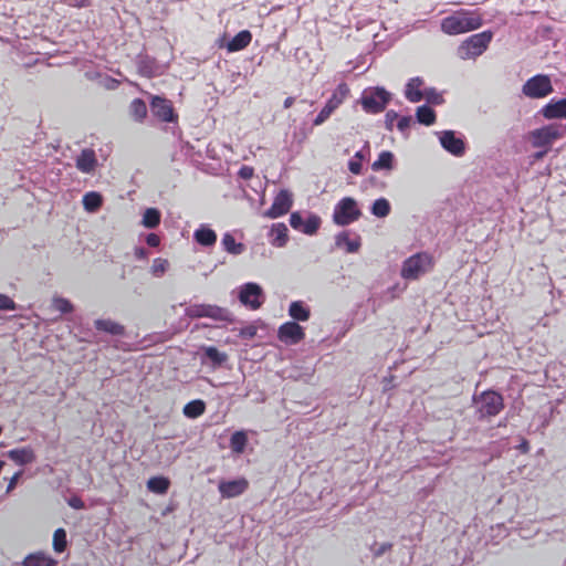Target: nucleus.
<instances>
[{"label": "nucleus", "mask_w": 566, "mask_h": 566, "mask_svg": "<svg viewBox=\"0 0 566 566\" xmlns=\"http://www.w3.org/2000/svg\"><path fill=\"white\" fill-rule=\"evenodd\" d=\"M482 24V15L476 10L460 9L443 18L440 28L448 35H458L476 30Z\"/></svg>", "instance_id": "1"}, {"label": "nucleus", "mask_w": 566, "mask_h": 566, "mask_svg": "<svg viewBox=\"0 0 566 566\" xmlns=\"http://www.w3.org/2000/svg\"><path fill=\"white\" fill-rule=\"evenodd\" d=\"M436 259L428 251H419L405 259L400 266V276L415 282L433 271Z\"/></svg>", "instance_id": "2"}, {"label": "nucleus", "mask_w": 566, "mask_h": 566, "mask_svg": "<svg viewBox=\"0 0 566 566\" xmlns=\"http://www.w3.org/2000/svg\"><path fill=\"white\" fill-rule=\"evenodd\" d=\"M473 402L476 406L479 420H485L497 416L504 409L503 396L492 389L484 390L473 396Z\"/></svg>", "instance_id": "3"}, {"label": "nucleus", "mask_w": 566, "mask_h": 566, "mask_svg": "<svg viewBox=\"0 0 566 566\" xmlns=\"http://www.w3.org/2000/svg\"><path fill=\"white\" fill-rule=\"evenodd\" d=\"M493 39L490 30L475 33L467 38L457 49V55L461 60H474L482 55Z\"/></svg>", "instance_id": "4"}, {"label": "nucleus", "mask_w": 566, "mask_h": 566, "mask_svg": "<svg viewBox=\"0 0 566 566\" xmlns=\"http://www.w3.org/2000/svg\"><path fill=\"white\" fill-rule=\"evenodd\" d=\"M185 313L190 318L207 317L220 323H232L233 314L226 307L213 304H191L186 307Z\"/></svg>", "instance_id": "5"}, {"label": "nucleus", "mask_w": 566, "mask_h": 566, "mask_svg": "<svg viewBox=\"0 0 566 566\" xmlns=\"http://www.w3.org/2000/svg\"><path fill=\"white\" fill-rule=\"evenodd\" d=\"M391 94L384 87H367L360 96L363 109L368 114L381 113L390 102Z\"/></svg>", "instance_id": "6"}, {"label": "nucleus", "mask_w": 566, "mask_h": 566, "mask_svg": "<svg viewBox=\"0 0 566 566\" xmlns=\"http://www.w3.org/2000/svg\"><path fill=\"white\" fill-rule=\"evenodd\" d=\"M360 216L357 201L352 197H344L335 205L333 221L337 226L345 227L357 221Z\"/></svg>", "instance_id": "7"}, {"label": "nucleus", "mask_w": 566, "mask_h": 566, "mask_svg": "<svg viewBox=\"0 0 566 566\" xmlns=\"http://www.w3.org/2000/svg\"><path fill=\"white\" fill-rule=\"evenodd\" d=\"M240 303L249 310H258L265 302L263 289L254 282H248L238 287Z\"/></svg>", "instance_id": "8"}, {"label": "nucleus", "mask_w": 566, "mask_h": 566, "mask_svg": "<svg viewBox=\"0 0 566 566\" xmlns=\"http://www.w3.org/2000/svg\"><path fill=\"white\" fill-rule=\"evenodd\" d=\"M552 92V81L545 74H536L530 77L522 86V93L530 98H544Z\"/></svg>", "instance_id": "9"}, {"label": "nucleus", "mask_w": 566, "mask_h": 566, "mask_svg": "<svg viewBox=\"0 0 566 566\" xmlns=\"http://www.w3.org/2000/svg\"><path fill=\"white\" fill-rule=\"evenodd\" d=\"M349 94V87L346 83H340L337 85L335 91L333 92L332 96L326 102L325 106L321 109L318 115L313 120L314 126H319L324 124L328 117L332 115V113L337 109L343 102L346 99V97Z\"/></svg>", "instance_id": "10"}, {"label": "nucleus", "mask_w": 566, "mask_h": 566, "mask_svg": "<svg viewBox=\"0 0 566 566\" xmlns=\"http://www.w3.org/2000/svg\"><path fill=\"white\" fill-rule=\"evenodd\" d=\"M564 130L559 124H549L534 129L530 134V140L534 147H549L555 140L562 138Z\"/></svg>", "instance_id": "11"}, {"label": "nucleus", "mask_w": 566, "mask_h": 566, "mask_svg": "<svg viewBox=\"0 0 566 566\" xmlns=\"http://www.w3.org/2000/svg\"><path fill=\"white\" fill-rule=\"evenodd\" d=\"M150 96V111L153 115L164 123H178V114L175 112L172 103L163 96Z\"/></svg>", "instance_id": "12"}, {"label": "nucleus", "mask_w": 566, "mask_h": 566, "mask_svg": "<svg viewBox=\"0 0 566 566\" xmlns=\"http://www.w3.org/2000/svg\"><path fill=\"white\" fill-rule=\"evenodd\" d=\"M441 147L455 157H462L465 154L464 138L454 130H442L436 133Z\"/></svg>", "instance_id": "13"}, {"label": "nucleus", "mask_w": 566, "mask_h": 566, "mask_svg": "<svg viewBox=\"0 0 566 566\" xmlns=\"http://www.w3.org/2000/svg\"><path fill=\"white\" fill-rule=\"evenodd\" d=\"M201 365L212 370L220 369L226 366L229 360L227 353L219 350L214 346H201L198 352Z\"/></svg>", "instance_id": "14"}, {"label": "nucleus", "mask_w": 566, "mask_h": 566, "mask_svg": "<svg viewBox=\"0 0 566 566\" xmlns=\"http://www.w3.org/2000/svg\"><path fill=\"white\" fill-rule=\"evenodd\" d=\"M321 218L314 213H308L306 220L298 211H294L290 216V224L294 230L301 231L304 234L313 235L321 227Z\"/></svg>", "instance_id": "15"}, {"label": "nucleus", "mask_w": 566, "mask_h": 566, "mask_svg": "<svg viewBox=\"0 0 566 566\" xmlns=\"http://www.w3.org/2000/svg\"><path fill=\"white\" fill-rule=\"evenodd\" d=\"M293 206L292 192L287 189H282L275 196L272 206L265 212V216L271 219L280 218L286 214Z\"/></svg>", "instance_id": "16"}, {"label": "nucleus", "mask_w": 566, "mask_h": 566, "mask_svg": "<svg viewBox=\"0 0 566 566\" xmlns=\"http://www.w3.org/2000/svg\"><path fill=\"white\" fill-rule=\"evenodd\" d=\"M277 338L285 345H296L305 338V332L296 322H285L277 329Z\"/></svg>", "instance_id": "17"}, {"label": "nucleus", "mask_w": 566, "mask_h": 566, "mask_svg": "<svg viewBox=\"0 0 566 566\" xmlns=\"http://www.w3.org/2000/svg\"><path fill=\"white\" fill-rule=\"evenodd\" d=\"M249 488V482L244 478H238L229 481H221L218 490L223 499H232L243 494Z\"/></svg>", "instance_id": "18"}, {"label": "nucleus", "mask_w": 566, "mask_h": 566, "mask_svg": "<svg viewBox=\"0 0 566 566\" xmlns=\"http://www.w3.org/2000/svg\"><path fill=\"white\" fill-rule=\"evenodd\" d=\"M137 67L139 73L146 77H155L164 73V66L155 57L147 54L137 56Z\"/></svg>", "instance_id": "19"}, {"label": "nucleus", "mask_w": 566, "mask_h": 566, "mask_svg": "<svg viewBox=\"0 0 566 566\" xmlns=\"http://www.w3.org/2000/svg\"><path fill=\"white\" fill-rule=\"evenodd\" d=\"M335 245L347 253H356L361 245V239L357 233L345 230L336 234Z\"/></svg>", "instance_id": "20"}, {"label": "nucleus", "mask_w": 566, "mask_h": 566, "mask_svg": "<svg viewBox=\"0 0 566 566\" xmlns=\"http://www.w3.org/2000/svg\"><path fill=\"white\" fill-rule=\"evenodd\" d=\"M192 237L196 243L206 249L213 248L218 239L216 231L207 223L199 224Z\"/></svg>", "instance_id": "21"}, {"label": "nucleus", "mask_w": 566, "mask_h": 566, "mask_svg": "<svg viewBox=\"0 0 566 566\" xmlns=\"http://www.w3.org/2000/svg\"><path fill=\"white\" fill-rule=\"evenodd\" d=\"M424 82L420 76L411 77L405 86V97L411 103H418L424 98V94L421 90Z\"/></svg>", "instance_id": "22"}, {"label": "nucleus", "mask_w": 566, "mask_h": 566, "mask_svg": "<svg viewBox=\"0 0 566 566\" xmlns=\"http://www.w3.org/2000/svg\"><path fill=\"white\" fill-rule=\"evenodd\" d=\"M97 166V159L93 149H83L76 158V168L83 174H92Z\"/></svg>", "instance_id": "23"}, {"label": "nucleus", "mask_w": 566, "mask_h": 566, "mask_svg": "<svg viewBox=\"0 0 566 566\" xmlns=\"http://www.w3.org/2000/svg\"><path fill=\"white\" fill-rule=\"evenodd\" d=\"M7 457L18 465H27L35 460V453L31 447L11 449L7 452Z\"/></svg>", "instance_id": "24"}, {"label": "nucleus", "mask_w": 566, "mask_h": 566, "mask_svg": "<svg viewBox=\"0 0 566 566\" xmlns=\"http://www.w3.org/2000/svg\"><path fill=\"white\" fill-rule=\"evenodd\" d=\"M541 113L547 119L566 118V98L551 101L541 109Z\"/></svg>", "instance_id": "25"}, {"label": "nucleus", "mask_w": 566, "mask_h": 566, "mask_svg": "<svg viewBox=\"0 0 566 566\" xmlns=\"http://www.w3.org/2000/svg\"><path fill=\"white\" fill-rule=\"evenodd\" d=\"M289 241V229L282 223H274L270 231V242L276 248H283Z\"/></svg>", "instance_id": "26"}, {"label": "nucleus", "mask_w": 566, "mask_h": 566, "mask_svg": "<svg viewBox=\"0 0 566 566\" xmlns=\"http://www.w3.org/2000/svg\"><path fill=\"white\" fill-rule=\"evenodd\" d=\"M289 315L293 322H306L311 316V308L303 301H293L289 306Z\"/></svg>", "instance_id": "27"}, {"label": "nucleus", "mask_w": 566, "mask_h": 566, "mask_svg": "<svg viewBox=\"0 0 566 566\" xmlns=\"http://www.w3.org/2000/svg\"><path fill=\"white\" fill-rule=\"evenodd\" d=\"M129 117L136 123H143L148 114L147 104L142 98H134L128 106Z\"/></svg>", "instance_id": "28"}, {"label": "nucleus", "mask_w": 566, "mask_h": 566, "mask_svg": "<svg viewBox=\"0 0 566 566\" xmlns=\"http://www.w3.org/2000/svg\"><path fill=\"white\" fill-rule=\"evenodd\" d=\"M251 40V32L248 30H242L227 43V49L229 52L241 51L250 44Z\"/></svg>", "instance_id": "29"}, {"label": "nucleus", "mask_w": 566, "mask_h": 566, "mask_svg": "<svg viewBox=\"0 0 566 566\" xmlns=\"http://www.w3.org/2000/svg\"><path fill=\"white\" fill-rule=\"evenodd\" d=\"M395 167V155L389 150H382L378 158L371 164L374 171H390Z\"/></svg>", "instance_id": "30"}, {"label": "nucleus", "mask_w": 566, "mask_h": 566, "mask_svg": "<svg viewBox=\"0 0 566 566\" xmlns=\"http://www.w3.org/2000/svg\"><path fill=\"white\" fill-rule=\"evenodd\" d=\"M161 221V212L157 208H146L143 212L140 224L146 229H156Z\"/></svg>", "instance_id": "31"}, {"label": "nucleus", "mask_w": 566, "mask_h": 566, "mask_svg": "<svg viewBox=\"0 0 566 566\" xmlns=\"http://www.w3.org/2000/svg\"><path fill=\"white\" fill-rule=\"evenodd\" d=\"M94 325L97 331L105 332V333L114 335V336H120L125 332V328L123 325H120L112 319L99 318L94 322Z\"/></svg>", "instance_id": "32"}, {"label": "nucleus", "mask_w": 566, "mask_h": 566, "mask_svg": "<svg viewBox=\"0 0 566 566\" xmlns=\"http://www.w3.org/2000/svg\"><path fill=\"white\" fill-rule=\"evenodd\" d=\"M248 444V434L244 430L234 431L230 438V449L234 454H242Z\"/></svg>", "instance_id": "33"}, {"label": "nucleus", "mask_w": 566, "mask_h": 566, "mask_svg": "<svg viewBox=\"0 0 566 566\" xmlns=\"http://www.w3.org/2000/svg\"><path fill=\"white\" fill-rule=\"evenodd\" d=\"M82 203L87 212H96L103 205V197L99 192L90 191L83 196Z\"/></svg>", "instance_id": "34"}, {"label": "nucleus", "mask_w": 566, "mask_h": 566, "mask_svg": "<svg viewBox=\"0 0 566 566\" xmlns=\"http://www.w3.org/2000/svg\"><path fill=\"white\" fill-rule=\"evenodd\" d=\"M205 411H206V402L201 399H195V400L189 401L188 403L185 405L184 410H182L185 417H187L189 419H196V418L200 417L201 415H203Z\"/></svg>", "instance_id": "35"}, {"label": "nucleus", "mask_w": 566, "mask_h": 566, "mask_svg": "<svg viewBox=\"0 0 566 566\" xmlns=\"http://www.w3.org/2000/svg\"><path fill=\"white\" fill-rule=\"evenodd\" d=\"M56 562L52 557L43 553H35L27 556L22 566H54Z\"/></svg>", "instance_id": "36"}, {"label": "nucleus", "mask_w": 566, "mask_h": 566, "mask_svg": "<svg viewBox=\"0 0 566 566\" xmlns=\"http://www.w3.org/2000/svg\"><path fill=\"white\" fill-rule=\"evenodd\" d=\"M221 245L224 251L233 255H239L244 251V245L237 242L234 237L229 232L223 234L221 239Z\"/></svg>", "instance_id": "37"}, {"label": "nucleus", "mask_w": 566, "mask_h": 566, "mask_svg": "<svg viewBox=\"0 0 566 566\" xmlns=\"http://www.w3.org/2000/svg\"><path fill=\"white\" fill-rule=\"evenodd\" d=\"M391 212V205L388 199L381 197L370 206V213L377 218H386Z\"/></svg>", "instance_id": "38"}, {"label": "nucleus", "mask_w": 566, "mask_h": 566, "mask_svg": "<svg viewBox=\"0 0 566 566\" xmlns=\"http://www.w3.org/2000/svg\"><path fill=\"white\" fill-rule=\"evenodd\" d=\"M170 481L165 476H153L147 481V489L156 494L167 493Z\"/></svg>", "instance_id": "39"}, {"label": "nucleus", "mask_w": 566, "mask_h": 566, "mask_svg": "<svg viewBox=\"0 0 566 566\" xmlns=\"http://www.w3.org/2000/svg\"><path fill=\"white\" fill-rule=\"evenodd\" d=\"M416 119L419 124L430 126L436 122V113L428 105H421L416 111Z\"/></svg>", "instance_id": "40"}, {"label": "nucleus", "mask_w": 566, "mask_h": 566, "mask_svg": "<svg viewBox=\"0 0 566 566\" xmlns=\"http://www.w3.org/2000/svg\"><path fill=\"white\" fill-rule=\"evenodd\" d=\"M67 547V536L64 528L55 530L53 534V549L55 553H63Z\"/></svg>", "instance_id": "41"}, {"label": "nucleus", "mask_w": 566, "mask_h": 566, "mask_svg": "<svg viewBox=\"0 0 566 566\" xmlns=\"http://www.w3.org/2000/svg\"><path fill=\"white\" fill-rule=\"evenodd\" d=\"M365 156L361 150L357 151L352 159L348 161V169L354 175H361L363 171V160Z\"/></svg>", "instance_id": "42"}, {"label": "nucleus", "mask_w": 566, "mask_h": 566, "mask_svg": "<svg viewBox=\"0 0 566 566\" xmlns=\"http://www.w3.org/2000/svg\"><path fill=\"white\" fill-rule=\"evenodd\" d=\"M168 261L166 259L157 258L154 260L150 272L154 276L160 277L168 269Z\"/></svg>", "instance_id": "43"}, {"label": "nucleus", "mask_w": 566, "mask_h": 566, "mask_svg": "<svg viewBox=\"0 0 566 566\" xmlns=\"http://www.w3.org/2000/svg\"><path fill=\"white\" fill-rule=\"evenodd\" d=\"M423 94H424V98L427 99L428 103H431L434 105H440L443 103L442 95L440 93H438L436 91V88H433V87L426 88Z\"/></svg>", "instance_id": "44"}, {"label": "nucleus", "mask_w": 566, "mask_h": 566, "mask_svg": "<svg viewBox=\"0 0 566 566\" xmlns=\"http://www.w3.org/2000/svg\"><path fill=\"white\" fill-rule=\"evenodd\" d=\"M54 307L62 314H66L73 311L72 303L63 297H57L54 300Z\"/></svg>", "instance_id": "45"}, {"label": "nucleus", "mask_w": 566, "mask_h": 566, "mask_svg": "<svg viewBox=\"0 0 566 566\" xmlns=\"http://www.w3.org/2000/svg\"><path fill=\"white\" fill-rule=\"evenodd\" d=\"M391 548H392V544L389 542H385L379 545L374 544L370 549L375 557H380L384 554H386L387 552H389Z\"/></svg>", "instance_id": "46"}, {"label": "nucleus", "mask_w": 566, "mask_h": 566, "mask_svg": "<svg viewBox=\"0 0 566 566\" xmlns=\"http://www.w3.org/2000/svg\"><path fill=\"white\" fill-rule=\"evenodd\" d=\"M411 122H412L411 116H399L397 119V128L401 133H406L409 129Z\"/></svg>", "instance_id": "47"}, {"label": "nucleus", "mask_w": 566, "mask_h": 566, "mask_svg": "<svg viewBox=\"0 0 566 566\" xmlns=\"http://www.w3.org/2000/svg\"><path fill=\"white\" fill-rule=\"evenodd\" d=\"M63 4H66L69 7L73 8H86L90 7L92 1L91 0H60Z\"/></svg>", "instance_id": "48"}, {"label": "nucleus", "mask_w": 566, "mask_h": 566, "mask_svg": "<svg viewBox=\"0 0 566 566\" xmlns=\"http://www.w3.org/2000/svg\"><path fill=\"white\" fill-rule=\"evenodd\" d=\"M399 117L398 113L390 109L386 113L385 115V124H386V128L388 130H392V127H394V123L395 120H397Z\"/></svg>", "instance_id": "49"}, {"label": "nucleus", "mask_w": 566, "mask_h": 566, "mask_svg": "<svg viewBox=\"0 0 566 566\" xmlns=\"http://www.w3.org/2000/svg\"><path fill=\"white\" fill-rule=\"evenodd\" d=\"M160 237L154 232L145 235V242L150 248H157L160 244Z\"/></svg>", "instance_id": "50"}, {"label": "nucleus", "mask_w": 566, "mask_h": 566, "mask_svg": "<svg viewBox=\"0 0 566 566\" xmlns=\"http://www.w3.org/2000/svg\"><path fill=\"white\" fill-rule=\"evenodd\" d=\"M256 335V327L254 325H248L241 328L240 336L247 339H251Z\"/></svg>", "instance_id": "51"}, {"label": "nucleus", "mask_w": 566, "mask_h": 566, "mask_svg": "<svg viewBox=\"0 0 566 566\" xmlns=\"http://www.w3.org/2000/svg\"><path fill=\"white\" fill-rule=\"evenodd\" d=\"M0 310H14V302L9 296L0 294Z\"/></svg>", "instance_id": "52"}, {"label": "nucleus", "mask_w": 566, "mask_h": 566, "mask_svg": "<svg viewBox=\"0 0 566 566\" xmlns=\"http://www.w3.org/2000/svg\"><path fill=\"white\" fill-rule=\"evenodd\" d=\"M23 471H18L13 474V476L10 479L9 484L7 486L6 493H10L17 485L19 479L22 476Z\"/></svg>", "instance_id": "53"}, {"label": "nucleus", "mask_w": 566, "mask_h": 566, "mask_svg": "<svg viewBox=\"0 0 566 566\" xmlns=\"http://www.w3.org/2000/svg\"><path fill=\"white\" fill-rule=\"evenodd\" d=\"M253 168L250 167V166H242L240 169H239V172L238 175L242 178V179H250L252 176H253Z\"/></svg>", "instance_id": "54"}, {"label": "nucleus", "mask_w": 566, "mask_h": 566, "mask_svg": "<svg viewBox=\"0 0 566 566\" xmlns=\"http://www.w3.org/2000/svg\"><path fill=\"white\" fill-rule=\"evenodd\" d=\"M134 254L137 260H147L149 255L148 251L144 247H136Z\"/></svg>", "instance_id": "55"}, {"label": "nucleus", "mask_w": 566, "mask_h": 566, "mask_svg": "<svg viewBox=\"0 0 566 566\" xmlns=\"http://www.w3.org/2000/svg\"><path fill=\"white\" fill-rule=\"evenodd\" d=\"M69 505L73 509L81 510L84 507V503L80 497H72L69 500Z\"/></svg>", "instance_id": "56"}, {"label": "nucleus", "mask_w": 566, "mask_h": 566, "mask_svg": "<svg viewBox=\"0 0 566 566\" xmlns=\"http://www.w3.org/2000/svg\"><path fill=\"white\" fill-rule=\"evenodd\" d=\"M521 453H527L530 451V443L526 439H522L521 443L516 447Z\"/></svg>", "instance_id": "57"}, {"label": "nucleus", "mask_w": 566, "mask_h": 566, "mask_svg": "<svg viewBox=\"0 0 566 566\" xmlns=\"http://www.w3.org/2000/svg\"><path fill=\"white\" fill-rule=\"evenodd\" d=\"M405 289H406V286L400 287L398 284H396L392 287L388 289V292L392 293L391 297H396L397 294H395V292L397 291L398 294H400L405 291Z\"/></svg>", "instance_id": "58"}, {"label": "nucleus", "mask_w": 566, "mask_h": 566, "mask_svg": "<svg viewBox=\"0 0 566 566\" xmlns=\"http://www.w3.org/2000/svg\"><path fill=\"white\" fill-rule=\"evenodd\" d=\"M293 103H294V97L289 96L285 98L283 106H284V108H290L293 105Z\"/></svg>", "instance_id": "59"}, {"label": "nucleus", "mask_w": 566, "mask_h": 566, "mask_svg": "<svg viewBox=\"0 0 566 566\" xmlns=\"http://www.w3.org/2000/svg\"><path fill=\"white\" fill-rule=\"evenodd\" d=\"M547 154V150H541V151H536L533 157L535 160H538V159H542L545 155Z\"/></svg>", "instance_id": "60"}, {"label": "nucleus", "mask_w": 566, "mask_h": 566, "mask_svg": "<svg viewBox=\"0 0 566 566\" xmlns=\"http://www.w3.org/2000/svg\"><path fill=\"white\" fill-rule=\"evenodd\" d=\"M118 82L114 78H111V84L107 85L108 88H115L117 86Z\"/></svg>", "instance_id": "61"}, {"label": "nucleus", "mask_w": 566, "mask_h": 566, "mask_svg": "<svg viewBox=\"0 0 566 566\" xmlns=\"http://www.w3.org/2000/svg\"><path fill=\"white\" fill-rule=\"evenodd\" d=\"M505 426H506V421H505V420H503V421H501V422L499 423V427H505Z\"/></svg>", "instance_id": "62"}, {"label": "nucleus", "mask_w": 566, "mask_h": 566, "mask_svg": "<svg viewBox=\"0 0 566 566\" xmlns=\"http://www.w3.org/2000/svg\"><path fill=\"white\" fill-rule=\"evenodd\" d=\"M563 566H566V559L564 560V564H563Z\"/></svg>", "instance_id": "63"}]
</instances>
